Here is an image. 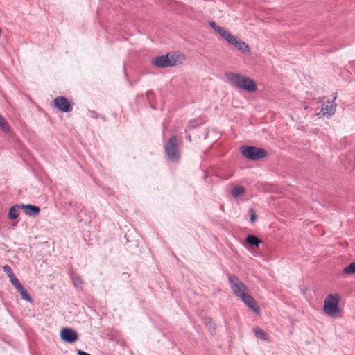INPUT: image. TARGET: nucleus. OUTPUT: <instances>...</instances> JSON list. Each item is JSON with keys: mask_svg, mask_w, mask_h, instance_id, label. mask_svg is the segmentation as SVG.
<instances>
[{"mask_svg": "<svg viewBox=\"0 0 355 355\" xmlns=\"http://www.w3.org/2000/svg\"><path fill=\"white\" fill-rule=\"evenodd\" d=\"M227 279L235 296L239 298L249 309L259 313V308L256 300L250 294L248 288L235 275H229Z\"/></svg>", "mask_w": 355, "mask_h": 355, "instance_id": "nucleus-1", "label": "nucleus"}, {"mask_svg": "<svg viewBox=\"0 0 355 355\" xmlns=\"http://www.w3.org/2000/svg\"><path fill=\"white\" fill-rule=\"evenodd\" d=\"M229 82L234 87L248 92H254L257 89L255 82L250 78L239 73H229L226 74Z\"/></svg>", "mask_w": 355, "mask_h": 355, "instance_id": "nucleus-2", "label": "nucleus"}, {"mask_svg": "<svg viewBox=\"0 0 355 355\" xmlns=\"http://www.w3.org/2000/svg\"><path fill=\"white\" fill-rule=\"evenodd\" d=\"M340 297L338 295L329 294L324 300L323 310L327 315L331 318L341 316V310L339 307Z\"/></svg>", "mask_w": 355, "mask_h": 355, "instance_id": "nucleus-3", "label": "nucleus"}, {"mask_svg": "<svg viewBox=\"0 0 355 355\" xmlns=\"http://www.w3.org/2000/svg\"><path fill=\"white\" fill-rule=\"evenodd\" d=\"M180 141L175 135L171 136L164 145L165 153L168 159L175 162L180 157Z\"/></svg>", "mask_w": 355, "mask_h": 355, "instance_id": "nucleus-4", "label": "nucleus"}, {"mask_svg": "<svg viewBox=\"0 0 355 355\" xmlns=\"http://www.w3.org/2000/svg\"><path fill=\"white\" fill-rule=\"evenodd\" d=\"M241 153L243 156L249 160H259L267 156V151L261 148L243 146L241 147Z\"/></svg>", "mask_w": 355, "mask_h": 355, "instance_id": "nucleus-5", "label": "nucleus"}, {"mask_svg": "<svg viewBox=\"0 0 355 355\" xmlns=\"http://www.w3.org/2000/svg\"><path fill=\"white\" fill-rule=\"evenodd\" d=\"M333 95L332 101H330L329 99L325 101L324 97L319 98L318 103H322L321 112L323 116L331 117L335 113L336 105L334 103V101L336 98L337 95L336 94H334Z\"/></svg>", "mask_w": 355, "mask_h": 355, "instance_id": "nucleus-6", "label": "nucleus"}, {"mask_svg": "<svg viewBox=\"0 0 355 355\" xmlns=\"http://www.w3.org/2000/svg\"><path fill=\"white\" fill-rule=\"evenodd\" d=\"M61 339L67 343H74L78 339L77 331L69 327H63L60 331Z\"/></svg>", "mask_w": 355, "mask_h": 355, "instance_id": "nucleus-7", "label": "nucleus"}, {"mask_svg": "<svg viewBox=\"0 0 355 355\" xmlns=\"http://www.w3.org/2000/svg\"><path fill=\"white\" fill-rule=\"evenodd\" d=\"M53 105L56 109L62 112H69L72 110V105L69 100L64 96H58L53 100Z\"/></svg>", "mask_w": 355, "mask_h": 355, "instance_id": "nucleus-8", "label": "nucleus"}, {"mask_svg": "<svg viewBox=\"0 0 355 355\" xmlns=\"http://www.w3.org/2000/svg\"><path fill=\"white\" fill-rule=\"evenodd\" d=\"M227 42L235 46L239 51L242 53H248L250 52V47L246 43L242 40H241L237 36L232 35L231 37L228 40Z\"/></svg>", "mask_w": 355, "mask_h": 355, "instance_id": "nucleus-9", "label": "nucleus"}, {"mask_svg": "<svg viewBox=\"0 0 355 355\" xmlns=\"http://www.w3.org/2000/svg\"><path fill=\"white\" fill-rule=\"evenodd\" d=\"M168 58V67H175L182 64L184 60V56L176 52L168 53L166 54Z\"/></svg>", "mask_w": 355, "mask_h": 355, "instance_id": "nucleus-10", "label": "nucleus"}, {"mask_svg": "<svg viewBox=\"0 0 355 355\" xmlns=\"http://www.w3.org/2000/svg\"><path fill=\"white\" fill-rule=\"evenodd\" d=\"M20 208L27 216L32 217L37 216L40 211V208L38 206L31 204H20Z\"/></svg>", "mask_w": 355, "mask_h": 355, "instance_id": "nucleus-11", "label": "nucleus"}, {"mask_svg": "<svg viewBox=\"0 0 355 355\" xmlns=\"http://www.w3.org/2000/svg\"><path fill=\"white\" fill-rule=\"evenodd\" d=\"M152 64L158 68L168 67V55H163L157 56L152 60Z\"/></svg>", "mask_w": 355, "mask_h": 355, "instance_id": "nucleus-12", "label": "nucleus"}, {"mask_svg": "<svg viewBox=\"0 0 355 355\" xmlns=\"http://www.w3.org/2000/svg\"><path fill=\"white\" fill-rule=\"evenodd\" d=\"M203 123H204V121L201 119H196L190 120L188 122L184 131H185V132H187L188 131L192 130L193 129H195L197 127L202 125Z\"/></svg>", "mask_w": 355, "mask_h": 355, "instance_id": "nucleus-13", "label": "nucleus"}, {"mask_svg": "<svg viewBox=\"0 0 355 355\" xmlns=\"http://www.w3.org/2000/svg\"><path fill=\"white\" fill-rule=\"evenodd\" d=\"M245 242H246L247 245H248L250 246L258 247L262 241L257 236H256L253 234H249L245 238Z\"/></svg>", "mask_w": 355, "mask_h": 355, "instance_id": "nucleus-14", "label": "nucleus"}, {"mask_svg": "<svg viewBox=\"0 0 355 355\" xmlns=\"http://www.w3.org/2000/svg\"><path fill=\"white\" fill-rule=\"evenodd\" d=\"M245 193V189L243 186H236L231 190V195L235 198L243 196Z\"/></svg>", "mask_w": 355, "mask_h": 355, "instance_id": "nucleus-15", "label": "nucleus"}, {"mask_svg": "<svg viewBox=\"0 0 355 355\" xmlns=\"http://www.w3.org/2000/svg\"><path fill=\"white\" fill-rule=\"evenodd\" d=\"M0 130L4 133H10L11 128L6 119L0 114Z\"/></svg>", "mask_w": 355, "mask_h": 355, "instance_id": "nucleus-16", "label": "nucleus"}, {"mask_svg": "<svg viewBox=\"0 0 355 355\" xmlns=\"http://www.w3.org/2000/svg\"><path fill=\"white\" fill-rule=\"evenodd\" d=\"M19 208H20V204H17L11 206L8 211V218L10 220L16 219L19 216Z\"/></svg>", "mask_w": 355, "mask_h": 355, "instance_id": "nucleus-17", "label": "nucleus"}, {"mask_svg": "<svg viewBox=\"0 0 355 355\" xmlns=\"http://www.w3.org/2000/svg\"><path fill=\"white\" fill-rule=\"evenodd\" d=\"M19 292L21 297L28 302L32 301L31 297L28 293V291L23 287L22 284L16 288Z\"/></svg>", "mask_w": 355, "mask_h": 355, "instance_id": "nucleus-18", "label": "nucleus"}, {"mask_svg": "<svg viewBox=\"0 0 355 355\" xmlns=\"http://www.w3.org/2000/svg\"><path fill=\"white\" fill-rule=\"evenodd\" d=\"M70 277H71V279L73 282V286L75 287H76V288L81 287V286L83 284V281L79 275H78L75 273H71L70 275Z\"/></svg>", "mask_w": 355, "mask_h": 355, "instance_id": "nucleus-19", "label": "nucleus"}, {"mask_svg": "<svg viewBox=\"0 0 355 355\" xmlns=\"http://www.w3.org/2000/svg\"><path fill=\"white\" fill-rule=\"evenodd\" d=\"M216 33H218V34L220 35V36L224 38L227 42L228 41V40L230 39V37H231V36L232 35L230 31L225 30V28H223V27L221 26H219L218 28H217L216 31H215Z\"/></svg>", "mask_w": 355, "mask_h": 355, "instance_id": "nucleus-20", "label": "nucleus"}, {"mask_svg": "<svg viewBox=\"0 0 355 355\" xmlns=\"http://www.w3.org/2000/svg\"><path fill=\"white\" fill-rule=\"evenodd\" d=\"M254 333L257 338L264 341L268 340L266 334L263 330L257 328L254 330Z\"/></svg>", "mask_w": 355, "mask_h": 355, "instance_id": "nucleus-21", "label": "nucleus"}, {"mask_svg": "<svg viewBox=\"0 0 355 355\" xmlns=\"http://www.w3.org/2000/svg\"><path fill=\"white\" fill-rule=\"evenodd\" d=\"M345 274H355V261H352L350 264L343 269Z\"/></svg>", "mask_w": 355, "mask_h": 355, "instance_id": "nucleus-22", "label": "nucleus"}, {"mask_svg": "<svg viewBox=\"0 0 355 355\" xmlns=\"http://www.w3.org/2000/svg\"><path fill=\"white\" fill-rule=\"evenodd\" d=\"M8 277H9L10 282L15 286V288L19 287V286L21 285L20 281L17 278L14 273Z\"/></svg>", "mask_w": 355, "mask_h": 355, "instance_id": "nucleus-23", "label": "nucleus"}, {"mask_svg": "<svg viewBox=\"0 0 355 355\" xmlns=\"http://www.w3.org/2000/svg\"><path fill=\"white\" fill-rule=\"evenodd\" d=\"M88 116L94 119H101L103 121H105V117L104 116L98 114L94 110L88 111Z\"/></svg>", "mask_w": 355, "mask_h": 355, "instance_id": "nucleus-24", "label": "nucleus"}, {"mask_svg": "<svg viewBox=\"0 0 355 355\" xmlns=\"http://www.w3.org/2000/svg\"><path fill=\"white\" fill-rule=\"evenodd\" d=\"M3 271L6 272V274L9 276L12 274H13L14 272H12L11 268L8 266V265H5L3 268Z\"/></svg>", "mask_w": 355, "mask_h": 355, "instance_id": "nucleus-25", "label": "nucleus"}, {"mask_svg": "<svg viewBox=\"0 0 355 355\" xmlns=\"http://www.w3.org/2000/svg\"><path fill=\"white\" fill-rule=\"evenodd\" d=\"M250 221L253 223L257 220V216L255 211L252 209H250Z\"/></svg>", "mask_w": 355, "mask_h": 355, "instance_id": "nucleus-26", "label": "nucleus"}, {"mask_svg": "<svg viewBox=\"0 0 355 355\" xmlns=\"http://www.w3.org/2000/svg\"><path fill=\"white\" fill-rule=\"evenodd\" d=\"M209 24L214 31H216L219 27V26H218L214 21H209Z\"/></svg>", "mask_w": 355, "mask_h": 355, "instance_id": "nucleus-27", "label": "nucleus"}, {"mask_svg": "<svg viewBox=\"0 0 355 355\" xmlns=\"http://www.w3.org/2000/svg\"><path fill=\"white\" fill-rule=\"evenodd\" d=\"M77 354H78V355H91L90 354H89L86 352L82 351L80 349H78L77 351Z\"/></svg>", "mask_w": 355, "mask_h": 355, "instance_id": "nucleus-28", "label": "nucleus"}, {"mask_svg": "<svg viewBox=\"0 0 355 355\" xmlns=\"http://www.w3.org/2000/svg\"><path fill=\"white\" fill-rule=\"evenodd\" d=\"M186 139L189 141V142H191V136L190 135H187V137H186Z\"/></svg>", "mask_w": 355, "mask_h": 355, "instance_id": "nucleus-29", "label": "nucleus"}, {"mask_svg": "<svg viewBox=\"0 0 355 355\" xmlns=\"http://www.w3.org/2000/svg\"><path fill=\"white\" fill-rule=\"evenodd\" d=\"M304 108H305V110H309L308 106H305V107H304Z\"/></svg>", "mask_w": 355, "mask_h": 355, "instance_id": "nucleus-30", "label": "nucleus"}]
</instances>
